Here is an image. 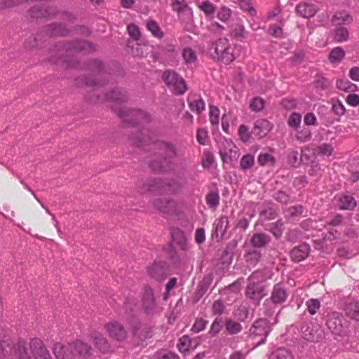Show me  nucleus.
I'll use <instances>...</instances> for the list:
<instances>
[{
	"label": "nucleus",
	"mask_w": 359,
	"mask_h": 359,
	"mask_svg": "<svg viewBox=\"0 0 359 359\" xmlns=\"http://www.w3.org/2000/svg\"><path fill=\"white\" fill-rule=\"evenodd\" d=\"M15 354L13 348V342L6 331L0 328V359H4L8 355Z\"/></svg>",
	"instance_id": "obj_9"
},
{
	"label": "nucleus",
	"mask_w": 359,
	"mask_h": 359,
	"mask_svg": "<svg viewBox=\"0 0 359 359\" xmlns=\"http://www.w3.org/2000/svg\"><path fill=\"white\" fill-rule=\"evenodd\" d=\"M215 157L210 151H204L202 156V166L205 168H210L214 163Z\"/></svg>",
	"instance_id": "obj_43"
},
{
	"label": "nucleus",
	"mask_w": 359,
	"mask_h": 359,
	"mask_svg": "<svg viewBox=\"0 0 359 359\" xmlns=\"http://www.w3.org/2000/svg\"><path fill=\"white\" fill-rule=\"evenodd\" d=\"M304 123L307 126L316 125V117L314 114L310 112L307 113L304 118Z\"/></svg>",
	"instance_id": "obj_61"
},
{
	"label": "nucleus",
	"mask_w": 359,
	"mask_h": 359,
	"mask_svg": "<svg viewBox=\"0 0 359 359\" xmlns=\"http://www.w3.org/2000/svg\"><path fill=\"white\" fill-rule=\"evenodd\" d=\"M222 320L221 318H217L212 323L210 329V334L212 336L217 334L222 330Z\"/></svg>",
	"instance_id": "obj_47"
},
{
	"label": "nucleus",
	"mask_w": 359,
	"mask_h": 359,
	"mask_svg": "<svg viewBox=\"0 0 359 359\" xmlns=\"http://www.w3.org/2000/svg\"><path fill=\"white\" fill-rule=\"evenodd\" d=\"M348 104L351 107H356L359 104V95L357 94H349L346 99Z\"/></svg>",
	"instance_id": "obj_57"
},
{
	"label": "nucleus",
	"mask_w": 359,
	"mask_h": 359,
	"mask_svg": "<svg viewBox=\"0 0 359 359\" xmlns=\"http://www.w3.org/2000/svg\"><path fill=\"white\" fill-rule=\"evenodd\" d=\"M231 16V10L227 7H222L217 13V18L225 22L229 19Z\"/></svg>",
	"instance_id": "obj_55"
},
{
	"label": "nucleus",
	"mask_w": 359,
	"mask_h": 359,
	"mask_svg": "<svg viewBox=\"0 0 359 359\" xmlns=\"http://www.w3.org/2000/svg\"><path fill=\"white\" fill-rule=\"evenodd\" d=\"M125 93L119 88H116L107 95V100L114 102H123L126 100Z\"/></svg>",
	"instance_id": "obj_34"
},
{
	"label": "nucleus",
	"mask_w": 359,
	"mask_h": 359,
	"mask_svg": "<svg viewBox=\"0 0 359 359\" xmlns=\"http://www.w3.org/2000/svg\"><path fill=\"white\" fill-rule=\"evenodd\" d=\"M352 21L353 18L344 11L335 13L331 18V22L333 26L348 25Z\"/></svg>",
	"instance_id": "obj_21"
},
{
	"label": "nucleus",
	"mask_w": 359,
	"mask_h": 359,
	"mask_svg": "<svg viewBox=\"0 0 359 359\" xmlns=\"http://www.w3.org/2000/svg\"><path fill=\"white\" fill-rule=\"evenodd\" d=\"M285 212L287 216L297 217L303 213V207L302 205L291 206L286 210Z\"/></svg>",
	"instance_id": "obj_49"
},
{
	"label": "nucleus",
	"mask_w": 359,
	"mask_h": 359,
	"mask_svg": "<svg viewBox=\"0 0 359 359\" xmlns=\"http://www.w3.org/2000/svg\"><path fill=\"white\" fill-rule=\"evenodd\" d=\"M217 146L219 149V154L223 159H224L225 157L229 156L233 151V149L236 148V146L231 140L226 139L224 137L220 138L217 142Z\"/></svg>",
	"instance_id": "obj_19"
},
{
	"label": "nucleus",
	"mask_w": 359,
	"mask_h": 359,
	"mask_svg": "<svg viewBox=\"0 0 359 359\" xmlns=\"http://www.w3.org/2000/svg\"><path fill=\"white\" fill-rule=\"evenodd\" d=\"M296 11L299 15L304 18L313 17L317 12V8L311 4L306 3L299 4L296 7Z\"/></svg>",
	"instance_id": "obj_26"
},
{
	"label": "nucleus",
	"mask_w": 359,
	"mask_h": 359,
	"mask_svg": "<svg viewBox=\"0 0 359 359\" xmlns=\"http://www.w3.org/2000/svg\"><path fill=\"white\" fill-rule=\"evenodd\" d=\"M281 104L286 109H292L296 107L297 102L294 99L285 98L282 100Z\"/></svg>",
	"instance_id": "obj_58"
},
{
	"label": "nucleus",
	"mask_w": 359,
	"mask_h": 359,
	"mask_svg": "<svg viewBox=\"0 0 359 359\" xmlns=\"http://www.w3.org/2000/svg\"><path fill=\"white\" fill-rule=\"evenodd\" d=\"M90 339L96 348L101 352L105 353L109 350V344L107 340L100 332H93L90 334Z\"/></svg>",
	"instance_id": "obj_20"
},
{
	"label": "nucleus",
	"mask_w": 359,
	"mask_h": 359,
	"mask_svg": "<svg viewBox=\"0 0 359 359\" xmlns=\"http://www.w3.org/2000/svg\"><path fill=\"white\" fill-rule=\"evenodd\" d=\"M210 121L213 125H217L219 121V110L217 107L214 106L210 107Z\"/></svg>",
	"instance_id": "obj_45"
},
{
	"label": "nucleus",
	"mask_w": 359,
	"mask_h": 359,
	"mask_svg": "<svg viewBox=\"0 0 359 359\" xmlns=\"http://www.w3.org/2000/svg\"><path fill=\"white\" fill-rule=\"evenodd\" d=\"M307 310L311 315L316 314L320 307V302L317 299H310L306 302Z\"/></svg>",
	"instance_id": "obj_39"
},
{
	"label": "nucleus",
	"mask_w": 359,
	"mask_h": 359,
	"mask_svg": "<svg viewBox=\"0 0 359 359\" xmlns=\"http://www.w3.org/2000/svg\"><path fill=\"white\" fill-rule=\"evenodd\" d=\"M208 131L204 128H199L197 130L196 139L198 143L205 145L208 143Z\"/></svg>",
	"instance_id": "obj_48"
},
{
	"label": "nucleus",
	"mask_w": 359,
	"mask_h": 359,
	"mask_svg": "<svg viewBox=\"0 0 359 359\" xmlns=\"http://www.w3.org/2000/svg\"><path fill=\"white\" fill-rule=\"evenodd\" d=\"M269 33L275 37L281 36L283 33L281 26L277 24L271 25L269 27Z\"/></svg>",
	"instance_id": "obj_56"
},
{
	"label": "nucleus",
	"mask_w": 359,
	"mask_h": 359,
	"mask_svg": "<svg viewBox=\"0 0 359 359\" xmlns=\"http://www.w3.org/2000/svg\"><path fill=\"white\" fill-rule=\"evenodd\" d=\"M105 329L110 337L116 341H123L126 338L127 332L121 324L111 322L105 325Z\"/></svg>",
	"instance_id": "obj_10"
},
{
	"label": "nucleus",
	"mask_w": 359,
	"mask_h": 359,
	"mask_svg": "<svg viewBox=\"0 0 359 359\" xmlns=\"http://www.w3.org/2000/svg\"><path fill=\"white\" fill-rule=\"evenodd\" d=\"M291 353L285 348H278L272 353L270 359H293Z\"/></svg>",
	"instance_id": "obj_35"
},
{
	"label": "nucleus",
	"mask_w": 359,
	"mask_h": 359,
	"mask_svg": "<svg viewBox=\"0 0 359 359\" xmlns=\"http://www.w3.org/2000/svg\"><path fill=\"white\" fill-rule=\"evenodd\" d=\"M158 359H179V356L172 352L161 351L158 353Z\"/></svg>",
	"instance_id": "obj_59"
},
{
	"label": "nucleus",
	"mask_w": 359,
	"mask_h": 359,
	"mask_svg": "<svg viewBox=\"0 0 359 359\" xmlns=\"http://www.w3.org/2000/svg\"><path fill=\"white\" fill-rule=\"evenodd\" d=\"M344 311L348 318L359 321V302L351 301L346 303Z\"/></svg>",
	"instance_id": "obj_22"
},
{
	"label": "nucleus",
	"mask_w": 359,
	"mask_h": 359,
	"mask_svg": "<svg viewBox=\"0 0 359 359\" xmlns=\"http://www.w3.org/2000/svg\"><path fill=\"white\" fill-rule=\"evenodd\" d=\"M172 10L177 13L178 19L183 22L192 20L193 11L188 6L186 0H172Z\"/></svg>",
	"instance_id": "obj_7"
},
{
	"label": "nucleus",
	"mask_w": 359,
	"mask_h": 359,
	"mask_svg": "<svg viewBox=\"0 0 359 359\" xmlns=\"http://www.w3.org/2000/svg\"><path fill=\"white\" fill-rule=\"evenodd\" d=\"M32 353L35 359H51L50 355L39 339H34L30 344Z\"/></svg>",
	"instance_id": "obj_14"
},
{
	"label": "nucleus",
	"mask_w": 359,
	"mask_h": 359,
	"mask_svg": "<svg viewBox=\"0 0 359 359\" xmlns=\"http://www.w3.org/2000/svg\"><path fill=\"white\" fill-rule=\"evenodd\" d=\"M250 331L251 334L255 336H264V338L258 343V344H264L266 338L269 334L270 329L265 320H259L255 322Z\"/></svg>",
	"instance_id": "obj_15"
},
{
	"label": "nucleus",
	"mask_w": 359,
	"mask_h": 359,
	"mask_svg": "<svg viewBox=\"0 0 359 359\" xmlns=\"http://www.w3.org/2000/svg\"><path fill=\"white\" fill-rule=\"evenodd\" d=\"M334 199L337 205L341 210H353L356 206V202L351 196L338 195Z\"/></svg>",
	"instance_id": "obj_17"
},
{
	"label": "nucleus",
	"mask_w": 359,
	"mask_h": 359,
	"mask_svg": "<svg viewBox=\"0 0 359 359\" xmlns=\"http://www.w3.org/2000/svg\"><path fill=\"white\" fill-rule=\"evenodd\" d=\"M207 204L211 208L217 207L219 203V194L215 192L209 193L205 197Z\"/></svg>",
	"instance_id": "obj_44"
},
{
	"label": "nucleus",
	"mask_w": 359,
	"mask_h": 359,
	"mask_svg": "<svg viewBox=\"0 0 359 359\" xmlns=\"http://www.w3.org/2000/svg\"><path fill=\"white\" fill-rule=\"evenodd\" d=\"M336 86L338 89L346 92H353L356 90L357 86L352 83L348 79H339L336 82Z\"/></svg>",
	"instance_id": "obj_31"
},
{
	"label": "nucleus",
	"mask_w": 359,
	"mask_h": 359,
	"mask_svg": "<svg viewBox=\"0 0 359 359\" xmlns=\"http://www.w3.org/2000/svg\"><path fill=\"white\" fill-rule=\"evenodd\" d=\"M53 351L57 359H87L91 355L92 348L86 343L76 340L67 345L57 343Z\"/></svg>",
	"instance_id": "obj_1"
},
{
	"label": "nucleus",
	"mask_w": 359,
	"mask_h": 359,
	"mask_svg": "<svg viewBox=\"0 0 359 359\" xmlns=\"http://www.w3.org/2000/svg\"><path fill=\"white\" fill-rule=\"evenodd\" d=\"M162 79L169 90L175 95H182L187 90L184 79L174 71H165Z\"/></svg>",
	"instance_id": "obj_4"
},
{
	"label": "nucleus",
	"mask_w": 359,
	"mask_h": 359,
	"mask_svg": "<svg viewBox=\"0 0 359 359\" xmlns=\"http://www.w3.org/2000/svg\"><path fill=\"white\" fill-rule=\"evenodd\" d=\"M233 35L239 39L243 36L244 27L242 25L237 24L232 31Z\"/></svg>",
	"instance_id": "obj_63"
},
{
	"label": "nucleus",
	"mask_w": 359,
	"mask_h": 359,
	"mask_svg": "<svg viewBox=\"0 0 359 359\" xmlns=\"http://www.w3.org/2000/svg\"><path fill=\"white\" fill-rule=\"evenodd\" d=\"M127 29L129 35L134 39V40H139L140 38V31L137 25L135 24H130L128 25Z\"/></svg>",
	"instance_id": "obj_51"
},
{
	"label": "nucleus",
	"mask_w": 359,
	"mask_h": 359,
	"mask_svg": "<svg viewBox=\"0 0 359 359\" xmlns=\"http://www.w3.org/2000/svg\"><path fill=\"white\" fill-rule=\"evenodd\" d=\"M121 117L126 123H137L141 120L149 121V115L140 110H128L126 112L121 111Z\"/></svg>",
	"instance_id": "obj_12"
},
{
	"label": "nucleus",
	"mask_w": 359,
	"mask_h": 359,
	"mask_svg": "<svg viewBox=\"0 0 359 359\" xmlns=\"http://www.w3.org/2000/svg\"><path fill=\"white\" fill-rule=\"evenodd\" d=\"M249 283L247 286L245 294L247 297L259 302L264 296V288L261 283L264 280V278L262 276V273L255 271L249 277Z\"/></svg>",
	"instance_id": "obj_6"
},
{
	"label": "nucleus",
	"mask_w": 359,
	"mask_h": 359,
	"mask_svg": "<svg viewBox=\"0 0 359 359\" xmlns=\"http://www.w3.org/2000/svg\"><path fill=\"white\" fill-rule=\"evenodd\" d=\"M154 207L165 215H177L183 210V203L180 201L167 198H158L153 201Z\"/></svg>",
	"instance_id": "obj_5"
},
{
	"label": "nucleus",
	"mask_w": 359,
	"mask_h": 359,
	"mask_svg": "<svg viewBox=\"0 0 359 359\" xmlns=\"http://www.w3.org/2000/svg\"><path fill=\"white\" fill-rule=\"evenodd\" d=\"M345 57V51L341 47L334 48L329 55V60L332 64H338Z\"/></svg>",
	"instance_id": "obj_29"
},
{
	"label": "nucleus",
	"mask_w": 359,
	"mask_h": 359,
	"mask_svg": "<svg viewBox=\"0 0 359 359\" xmlns=\"http://www.w3.org/2000/svg\"><path fill=\"white\" fill-rule=\"evenodd\" d=\"M161 186L162 180L161 179L148 180L143 184L140 192L142 194L156 192Z\"/></svg>",
	"instance_id": "obj_24"
},
{
	"label": "nucleus",
	"mask_w": 359,
	"mask_h": 359,
	"mask_svg": "<svg viewBox=\"0 0 359 359\" xmlns=\"http://www.w3.org/2000/svg\"><path fill=\"white\" fill-rule=\"evenodd\" d=\"M146 27L154 37L161 39L164 36L163 30L155 20H148L146 22Z\"/></svg>",
	"instance_id": "obj_27"
},
{
	"label": "nucleus",
	"mask_w": 359,
	"mask_h": 359,
	"mask_svg": "<svg viewBox=\"0 0 359 359\" xmlns=\"http://www.w3.org/2000/svg\"><path fill=\"white\" fill-rule=\"evenodd\" d=\"M301 121V114L297 112H292L290 115L287 122L290 127L297 128L300 125Z\"/></svg>",
	"instance_id": "obj_40"
},
{
	"label": "nucleus",
	"mask_w": 359,
	"mask_h": 359,
	"mask_svg": "<svg viewBox=\"0 0 359 359\" xmlns=\"http://www.w3.org/2000/svg\"><path fill=\"white\" fill-rule=\"evenodd\" d=\"M271 129V126L269 121L261 120L255 123L251 134L259 139L265 136Z\"/></svg>",
	"instance_id": "obj_16"
},
{
	"label": "nucleus",
	"mask_w": 359,
	"mask_h": 359,
	"mask_svg": "<svg viewBox=\"0 0 359 359\" xmlns=\"http://www.w3.org/2000/svg\"><path fill=\"white\" fill-rule=\"evenodd\" d=\"M269 241L268 236L262 233H255L251 238V243L255 248L265 246Z\"/></svg>",
	"instance_id": "obj_30"
},
{
	"label": "nucleus",
	"mask_w": 359,
	"mask_h": 359,
	"mask_svg": "<svg viewBox=\"0 0 359 359\" xmlns=\"http://www.w3.org/2000/svg\"><path fill=\"white\" fill-rule=\"evenodd\" d=\"M207 324H208V321L207 320H205L203 319H196L194 324L192 326V328L191 330L194 332H199L203 330H205V328L207 326Z\"/></svg>",
	"instance_id": "obj_52"
},
{
	"label": "nucleus",
	"mask_w": 359,
	"mask_h": 359,
	"mask_svg": "<svg viewBox=\"0 0 359 359\" xmlns=\"http://www.w3.org/2000/svg\"><path fill=\"white\" fill-rule=\"evenodd\" d=\"M348 76L354 81H359V67H351L348 72Z\"/></svg>",
	"instance_id": "obj_64"
},
{
	"label": "nucleus",
	"mask_w": 359,
	"mask_h": 359,
	"mask_svg": "<svg viewBox=\"0 0 359 359\" xmlns=\"http://www.w3.org/2000/svg\"><path fill=\"white\" fill-rule=\"evenodd\" d=\"M265 105V102L264 99L259 97H257L252 99L250 102V109L254 111H262Z\"/></svg>",
	"instance_id": "obj_41"
},
{
	"label": "nucleus",
	"mask_w": 359,
	"mask_h": 359,
	"mask_svg": "<svg viewBox=\"0 0 359 359\" xmlns=\"http://www.w3.org/2000/svg\"><path fill=\"white\" fill-rule=\"evenodd\" d=\"M257 162L261 166L274 165L276 158L269 153H260L257 158Z\"/></svg>",
	"instance_id": "obj_32"
},
{
	"label": "nucleus",
	"mask_w": 359,
	"mask_h": 359,
	"mask_svg": "<svg viewBox=\"0 0 359 359\" xmlns=\"http://www.w3.org/2000/svg\"><path fill=\"white\" fill-rule=\"evenodd\" d=\"M349 37V32L347 28L339 26L334 30L333 39L337 43L347 41Z\"/></svg>",
	"instance_id": "obj_28"
},
{
	"label": "nucleus",
	"mask_w": 359,
	"mask_h": 359,
	"mask_svg": "<svg viewBox=\"0 0 359 359\" xmlns=\"http://www.w3.org/2000/svg\"><path fill=\"white\" fill-rule=\"evenodd\" d=\"M255 163L254 156L250 154L244 155L240 161L241 168L246 170L253 166Z\"/></svg>",
	"instance_id": "obj_38"
},
{
	"label": "nucleus",
	"mask_w": 359,
	"mask_h": 359,
	"mask_svg": "<svg viewBox=\"0 0 359 359\" xmlns=\"http://www.w3.org/2000/svg\"><path fill=\"white\" fill-rule=\"evenodd\" d=\"M345 320L341 314L337 312L332 313L327 321L328 329L334 334L343 336L346 334Z\"/></svg>",
	"instance_id": "obj_8"
},
{
	"label": "nucleus",
	"mask_w": 359,
	"mask_h": 359,
	"mask_svg": "<svg viewBox=\"0 0 359 359\" xmlns=\"http://www.w3.org/2000/svg\"><path fill=\"white\" fill-rule=\"evenodd\" d=\"M228 219L226 217H221L217 224L215 231L217 233H224L227 229Z\"/></svg>",
	"instance_id": "obj_53"
},
{
	"label": "nucleus",
	"mask_w": 359,
	"mask_h": 359,
	"mask_svg": "<svg viewBox=\"0 0 359 359\" xmlns=\"http://www.w3.org/2000/svg\"><path fill=\"white\" fill-rule=\"evenodd\" d=\"M182 55L185 62L187 64L194 63L197 60L196 52L190 48H184L182 52Z\"/></svg>",
	"instance_id": "obj_36"
},
{
	"label": "nucleus",
	"mask_w": 359,
	"mask_h": 359,
	"mask_svg": "<svg viewBox=\"0 0 359 359\" xmlns=\"http://www.w3.org/2000/svg\"><path fill=\"white\" fill-rule=\"evenodd\" d=\"M142 306L147 313H152L156 307L154 291L149 286H146L144 288Z\"/></svg>",
	"instance_id": "obj_11"
},
{
	"label": "nucleus",
	"mask_w": 359,
	"mask_h": 359,
	"mask_svg": "<svg viewBox=\"0 0 359 359\" xmlns=\"http://www.w3.org/2000/svg\"><path fill=\"white\" fill-rule=\"evenodd\" d=\"M238 134L243 142H248L250 140V135L248 133V128L245 125H241L238 128Z\"/></svg>",
	"instance_id": "obj_54"
},
{
	"label": "nucleus",
	"mask_w": 359,
	"mask_h": 359,
	"mask_svg": "<svg viewBox=\"0 0 359 359\" xmlns=\"http://www.w3.org/2000/svg\"><path fill=\"white\" fill-rule=\"evenodd\" d=\"M189 109L196 114H201L205 110V104L200 95L191 93L187 97Z\"/></svg>",
	"instance_id": "obj_13"
},
{
	"label": "nucleus",
	"mask_w": 359,
	"mask_h": 359,
	"mask_svg": "<svg viewBox=\"0 0 359 359\" xmlns=\"http://www.w3.org/2000/svg\"><path fill=\"white\" fill-rule=\"evenodd\" d=\"M296 137L301 142H307L310 140L311 137V133L309 129L304 128L297 133Z\"/></svg>",
	"instance_id": "obj_46"
},
{
	"label": "nucleus",
	"mask_w": 359,
	"mask_h": 359,
	"mask_svg": "<svg viewBox=\"0 0 359 359\" xmlns=\"http://www.w3.org/2000/svg\"><path fill=\"white\" fill-rule=\"evenodd\" d=\"M309 250V245L305 243L294 248L290 252L292 259L296 262L304 260L307 257Z\"/></svg>",
	"instance_id": "obj_18"
},
{
	"label": "nucleus",
	"mask_w": 359,
	"mask_h": 359,
	"mask_svg": "<svg viewBox=\"0 0 359 359\" xmlns=\"http://www.w3.org/2000/svg\"><path fill=\"white\" fill-rule=\"evenodd\" d=\"M275 198L276 201H278L280 203H286L289 201L290 197L284 191H278V192L276 193Z\"/></svg>",
	"instance_id": "obj_62"
},
{
	"label": "nucleus",
	"mask_w": 359,
	"mask_h": 359,
	"mask_svg": "<svg viewBox=\"0 0 359 359\" xmlns=\"http://www.w3.org/2000/svg\"><path fill=\"white\" fill-rule=\"evenodd\" d=\"M287 297V293L280 285H276L273 287L271 295V300L273 304H283L285 302Z\"/></svg>",
	"instance_id": "obj_23"
},
{
	"label": "nucleus",
	"mask_w": 359,
	"mask_h": 359,
	"mask_svg": "<svg viewBox=\"0 0 359 359\" xmlns=\"http://www.w3.org/2000/svg\"><path fill=\"white\" fill-rule=\"evenodd\" d=\"M160 158L153 160L150 166L155 172H165L171 168L173 159L177 156L175 147L169 142H162L158 144Z\"/></svg>",
	"instance_id": "obj_2"
},
{
	"label": "nucleus",
	"mask_w": 359,
	"mask_h": 359,
	"mask_svg": "<svg viewBox=\"0 0 359 359\" xmlns=\"http://www.w3.org/2000/svg\"><path fill=\"white\" fill-rule=\"evenodd\" d=\"M209 52L213 60L224 64H229L235 59L234 48L226 38H220L212 43Z\"/></svg>",
	"instance_id": "obj_3"
},
{
	"label": "nucleus",
	"mask_w": 359,
	"mask_h": 359,
	"mask_svg": "<svg viewBox=\"0 0 359 359\" xmlns=\"http://www.w3.org/2000/svg\"><path fill=\"white\" fill-rule=\"evenodd\" d=\"M199 8L207 15L213 14L215 11L214 5L208 1L202 3Z\"/></svg>",
	"instance_id": "obj_50"
},
{
	"label": "nucleus",
	"mask_w": 359,
	"mask_h": 359,
	"mask_svg": "<svg viewBox=\"0 0 359 359\" xmlns=\"http://www.w3.org/2000/svg\"><path fill=\"white\" fill-rule=\"evenodd\" d=\"M182 184L175 180H170L166 184V191L170 194H177L182 190Z\"/></svg>",
	"instance_id": "obj_33"
},
{
	"label": "nucleus",
	"mask_w": 359,
	"mask_h": 359,
	"mask_svg": "<svg viewBox=\"0 0 359 359\" xmlns=\"http://www.w3.org/2000/svg\"><path fill=\"white\" fill-rule=\"evenodd\" d=\"M260 257V252L256 250L249 252L245 255V259L250 266H255Z\"/></svg>",
	"instance_id": "obj_37"
},
{
	"label": "nucleus",
	"mask_w": 359,
	"mask_h": 359,
	"mask_svg": "<svg viewBox=\"0 0 359 359\" xmlns=\"http://www.w3.org/2000/svg\"><path fill=\"white\" fill-rule=\"evenodd\" d=\"M195 240L198 244L203 243L205 240V235L203 229H197L195 233Z\"/></svg>",
	"instance_id": "obj_60"
},
{
	"label": "nucleus",
	"mask_w": 359,
	"mask_h": 359,
	"mask_svg": "<svg viewBox=\"0 0 359 359\" xmlns=\"http://www.w3.org/2000/svg\"><path fill=\"white\" fill-rule=\"evenodd\" d=\"M224 327L226 333L230 335L238 334L243 330L242 325L231 318H226L225 319Z\"/></svg>",
	"instance_id": "obj_25"
},
{
	"label": "nucleus",
	"mask_w": 359,
	"mask_h": 359,
	"mask_svg": "<svg viewBox=\"0 0 359 359\" xmlns=\"http://www.w3.org/2000/svg\"><path fill=\"white\" fill-rule=\"evenodd\" d=\"M191 346V339L184 335L179 339L177 348L180 352H185L189 349Z\"/></svg>",
	"instance_id": "obj_42"
}]
</instances>
